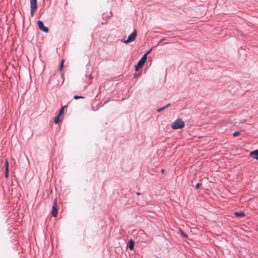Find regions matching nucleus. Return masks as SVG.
<instances>
[{
    "instance_id": "nucleus-1",
    "label": "nucleus",
    "mask_w": 258,
    "mask_h": 258,
    "mask_svg": "<svg viewBox=\"0 0 258 258\" xmlns=\"http://www.w3.org/2000/svg\"><path fill=\"white\" fill-rule=\"evenodd\" d=\"M184 126V123L183 121L181 119L178 118L172 123L171 127L174 130H177L181 128Z\"/></svg>"
},
{
    "instance_id": "nucleus-2",
    "label": "nucleus",
    "mask_w": 258,
    "mask_h": 258,
    "mask_svg": "<svg viewBox=\"0 0 258 258\" xmlns=\"http://www.w3.org/2000/svg\"><path fill=\"white\" fill-rule=\"evenodd\" d=\"M137 238L142 243H147L150 242V240L148 238L147 234H145L143 231H141L139 232Z\"/></svg>"
},
{
    "instance_id": "nucleus-3",
    "label": "nucleus",
    "mask_w": 258,
    "mask_h": 258,
    "mask_svg": "<svg viewBox=\"0 0 258 258\" xmlns=\"http://www.w3.org/2000/svg\"><path fill=\"white\" fill-rule=\"evenodd\" d=\"M137 36V30L134 29V31L128 36L127 39L125 40L122 41V42L125 44L133 42L136 39Z\"/></svg>"
},
{
    "instance_id": "nucleus-4",
    "label": "nucleus",
    "mask_w": 258,
    "mask_h": 258,
    "mask_svg": "<svg viewBox=\"0 0 258 258\" xmlns=\"http://www.w3.org/2000/svg\"><path fill=\"white\" fill-rule=\"evenodd\" d=\"M31 4V15L33 16L37 8V0H30Z\"/></svg>"
},
{
    "instance_id": "nucleus-5",
    "label": "nucleus",
    "mask_w": 258,
    "mask_h": 258,
    "mask_svg": "<svg viewBox=\"0 0 258 258\" xmlns=\"http://www.w3.org/2000/svg\"><path fill=\"white\" fill-rule=\"evenodd\" d=\"M51 214L53 217H56L57 214L56 199H54L53 202Z\"/></svg>"
},
{
    "instance_id": "nucleus-6",
    "label": "nucleus",
    "mask_w": 258,
    "mask_h": 258,
    "mask_svg": "<svg viewBox=\"0 0 258 258\" xmlns=\"http://www.w3.org/2000/svg\"><path fill=\"white\" fill-rule=\"evenodd\" d=\"M37 25L40 30L45 33L48 32V28L44 25L41 21L39 20L37 22Z\"/></svg>"
},
{
    "instance_id": "nucleus-7",
    "label": "nucleus",
    "mask_w": 258,
    "mask_h": 258,
    "mask_svg": "<svg viewBox=\"0 0 258 258\" xmlns=\"http://www.w3.org/2000/svg\"><path fill=\"white\" fill-rule=\"evenodd\" d=\"M147 57L146 56V55H144L141 59L139 61L138 64L139 67H143L144 63L147 60Z\"/></svg>"
},
{
    "instance_id": "nucleus-8",
    "label": "nucleus",
    "mask_w": 258,
    "mask_h": 258,
    "mask_svg": "<svg viewBox=\"0 0 258 258\" xmlns=\"http://www.w3.org/2000/svg\"><path fill=\"white\" fill-rule=\"evenodd\" d=\"M249 155L253 158L258 160V150L251 152Z\"/></svg>"
},
{
    "instance_id": "nucleus-9",
    "label": "nucleus",
    "mask_w": 258,
    "mask_h": 258,
    "mask_svg": "<svg viewBox=\"0 0 258 258\" xmlns=\"http://www.w3.org/2000/svg\"><path fill=\"white\" fill-rule=\"evenodd\" d=\"M62 120V116L57 114L54 119V122L55 124L58 123L60 121Z\"/></svg>"
},
{
    "instance_id": "nucleus-10",
    "label": "nucleus",
    "mask_w": 258,
    "mask_h": 258,
    "mask_svg": "<svg viewBox=\"0 0 258 258\" xmlns=\"http://www.w3.org/2000/svg\"><path fill=\"white\" fill-rule=\"evenodd\" d=\"M234 215L237 217H243L244 216L245 214L243 212H236L234 213Z\"/></svg>"
},
{
    "instance_id": "nucleus-11",
    "label": "nucleus",
    "mask_w": 258,
    "mask_h": 258,
    "mask_svg": "<svg viewBox=\"0 0 258 258\" xmlns=\"http://www.w3.org/2000/svg\"><path fill=\"white\" fill-rule=\"evenodd\" d=\"M128 247L131 250L133 249L134 246V242L133 240H130L128 243Z\"/></svg>"
},
{
    "instance_id": "nucleus-12",
    "label": "nucleus",
    "mask_w": 258,
    "mask_h": 258,
    "mask_svg": "<svg viewBox=\"0 0 258 258\" xmlns=\"http://www.w3.org/2000/svg\"><path fill=\"white\" fill-rule=\"evenodd\" d=\"M66 107V106H63L59 110V112L58 113V114L61 116H63V114L64 113V109Z\"/></svg>"
},
{
    "instance_id": "nucleus-13",
    "label": "nucleus",
    "mask_w": 258,
    "mask_h": 258,
    "mask_svg": "<svg viewBox=\"0 0 258 258\" xmlns=\"http://www.w3.org/2000/svg\"><path fill=\"white\" fill-rule=\"evenodd\" d=\"M170 105V104H167L166 106L163 107L162 108H159L157 109V112H160L164 110L165 108L168 107Z\"/></svg>"
},
{
    "instance_id": "nucleus-14",
    "label": "nucleus",
    "mask_w": 258,
    "mask_h": 258,
    "mask_svg": "<svg viewBox=\"0 0 258 258\" xmlns=\"http://www.w3.org/2000/svg\"><path fill=\"white\" fill-rule=\"evenodd\" d=\"M63 63H64V60L62 59L61 61V63H60V66L59 69L60 71H61L63 69Z\"/></svg>"
},
{
    "instance_id": "nucleus-15",
    "label": "nucleus",
    "mask_w": 258,
    "mask_h": 258,
    "mask_svg": "<svg viewBox=\"0 0 258 258\" xmlns=\"http://www.w3.org/2000/svg\"><path fill=\"white\" fill-rule=\"evenodd\" d=\"M85 98V97H84L83 96H79V95H76L74 96V98L75 99H82V98Z\"/></svg>"
},
{
    "instance_id": "nucleus-16",
    "label": "nucleus",
    "mask_w": 258,
    "mask_h": 258,
    "mask_svg": "<svg viewBox=\"0 0 258 258\" xmlns=\"http://www.w3.org/2000/svg\"><path fill=\"white\" fill-rule=\"evenodd\" d=\"M9 161L7 159H6L5 161V169H9Z\"/></svg>"
},
{
    "instance_id": "nucleus-17",
    "label": "nucleus",
    "mask_w": 258,
    "mask_h": 258,
    "mask_svg": "<svg viewBox=\"0 0 258 258\" xmlns=\"http://www.w3.org/2000/svg\"><path fill=\"white\" fill-rule=\"evenodd\" d=\"M9 169H5V177L8 178L9 177Z\"/></svg>"
},
{
    "instance_id": "nucleus-18",
    "label": "nucleus",
    "mask_w": 258,
    "mask_h": 258,
    "mask_svg": "<svg viewBox=\"0 0 258 258\" xmlns=\"http://www.w3.org/2000/svg\"><path fill=\"white\" fill-rule=\"evenodd\" d=\"M240 134V132H235L233 134V137H237Z\"/></svg>"
},
{
    "instance_id": "nucleus-19",
    "label": "nucleus",
    "mask_w": 258,
    "mask_h": 258,
    "mask_svg": "<svg viewBox=\"0 0 258 258\" xmlns=\"http://www.w3.org/2000/svg\"><path fill=\"white\" fill-rule=\"evenodd\" d=\"M142 67H139V66H138V64H137V66H136V67H135V71H138V70H139V69L141 68Z\"/></svg>"
},
{
    "instance_id": "nucleus-20",
    "label": "nucleus",
    "mask_w": 258,
    "mask_h": 258,
    "mask_svg": "<svg viewBox=\"0 0 258 258\" xmlns=\"http://www.w3.org/2000/svg\"><path fill=\"white\" fill-rule=\"evenodd\" d=\"M152 49V48L151 49H150L149 51H148L145 54H144V55H146V56L147 57V55L150 53Z\"/></svg>"
},
{
    "instance_id": "nucleus-21",
    "label": "nucleus",
    "mask_w": 258,
    "mask_h": 258,
    "mask_svg": "<svg viewBox=\"0 0 258 258\" xmlns=\"http://www.w3.org/2000/svg\"><path fill=\"white\" fill-rule=\"evenodd\" d=\"M200 185H201V184H200V183H198L196 184V188L197 189H198V188L200 187Z\"/></svg>"
},
{
    "instance_id": "nucleus-22",
    "label": "nucleus",
    "mask_w": 258,
    "mask_h": 258,
    "mask_svg": "<svg viewBox=\"0 0 258 258\" xmlns=\"http://www.w3.org/2000/svg\"><path fill=\"white\" fill-rule=\"evenodd\" d=\"M165 39L164 38H162V39L160 40V41H159V42H158V44H159V43H160L162 42L164 40H165Z\"/></svg>"
},
{
    "instance_id": "nucleus-23",
    "label": "nucleus",
    "mask_w": 258,
    "mask_h": 258,
    "mask_svg": "<svg viewBox=\"0 0 258 258\" xmlns=\"http://www.w3.org/2000/svg\"><path fill=\"white\" fill-rule=\"evenodd\" d=\"M181 233L185 237H187V235L186 234H184L182 231Z\"/></svg>"
},
{
    "instance_id": "nucleus-24",
    "label": "nucleus",
    "mask_w": 258,
    "mask_h": 258,
    "mask_svg": "<svg viewBox=\"0 0 258 258\" xmlns=\"http://www.w3.org/2000/svg\"><path fill=\"white\" fill-rule=\"evenodd\" d=\"M161 172H162V173H164V170L163 169H162L161 170Z\"/></svg>"
},
{
    "instance_id": "nucleus-25",
    "label": "nucleus",
    "mask_w": 258,
    "mask_h": 258,
    "mask_svg": "<svg viewBox=\"0 0 258 258\" xmlns=\"http://www.w3.org/2000/svg\"><path fill=\"white\" fill-rule=\"evenodd\" d=\"M136 194H137V195H138V196H139V195H140V192H137V193H136Z\"/></svg>"
}]
</instances>
